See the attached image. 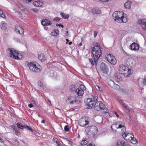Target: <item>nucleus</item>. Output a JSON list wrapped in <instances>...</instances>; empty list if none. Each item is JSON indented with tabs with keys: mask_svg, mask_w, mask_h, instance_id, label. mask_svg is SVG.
<instances>
[{
	"mask_svg": "<svg viewBox=\"0 0 146 146\" xmlns=\"http://www.w3.org/2000/svg\"><path fill=\"white\" fill-rule=\"evenodd\" d=\"M111 128L113 131H115L116 130L115 129H120L121 131H122L121 133L123 137L126 140V138H129L132 136L131 134L125 132V127L124 126L123 124L121 123V121H117L116 122L115 124H113L111 126Z\"/></svg>",
	"mask_w": 146,
	"mask_h": 146,
	"instance_id": "obj_1",
	"label": "nucleus"
},
{
	"mask_svg": "<svg viewBox=\"0 0 146 146\" xmlns=\"http://www.w3.org/2000/svg\"><path fill=\"white\" fill-rule=\"evenodd\" d=\"M114 20L118 23H126L127 21L126 14L122 11H115L113 14Z\"/></svg>",
	"mask_w": 146,
	"mask_h": 146,
	"instance_id": "obj_2",
	"label": "nucleus"
},
{
	"mask_svg": "<svg viewBox=\"0 0 146 146\" xmlns=\"http://www.w3.org/2000/svg\"><path fill=\"white\" fill-rule=\"evenodd\" d=\"M92 52L94 57L95 63L97 64V61L102 54L100 45L96 43L94 47L92 48Z\"/></svg>",
	"mask_w": 146,
	"mask_h": 146,
	"instance_id": "obj_3",
	"label": "nucleus"
},
{
	"mask_svg": "<svg viewBox=\"0 0 146 146\" xmlns=\"http://www.w3.org/2000/svg\"><path fill=\"white\" fill-rule=\"evenodd\" d=\"M97 128L94 126L87 127L85 131V134L88 137H94L97 132Z\"/></svg>",
	"mask_w": 146,
	"mask_h": 146,
	"instance_id": "obj_4",
	"label": "nucleus"
},
{
	"mask_svg": "<svg viewBox=\"0 0 146 146\" xmlns=\"http://www.w3.org/2000/svg\"><path fill=\"white\" fill-rule=\"evenodd\" d=\"M25 65L29 67V69L32 71L35 72H38L40 71V66L38 65H37L33 62L29 63L26 61L25 62Z\"/></svg>",
	"mask_w": 146,
	"mask_h": 146,
	"instance_id": "obj_5",
	"label": "nucleus"
},
{
	"mask_svg": "<svg viewBox=\"0 0 146 146\" xmlns=\"http://www.w3.org/2000/svg\"><path fill=\"white\" fill-rule=\"evenodd\" d=\"M66 102L71 105L74 104L76 107L80 106L81 104V101L79 99V98L72 96L68 97L66 100Z\"/></svg>",
	"mask_w": 146,
	"mask_h": 146,
	"instance_id": "obj_6",
	"label": "nucleus"
},
{
	"mask_svg": "<svg viewBox=\"0 0 146 146\" xmlns=\"http://www.w3.org/2000/svg\"><path fill=\"white\" fill-rule=\"evenodd\" d=\"M119 69L120 73L126 77H128L132 73L131 70L123 64L119 65Z\"/></svg>",
	"mask_w": 146,
	"mask_h": 146,
	"instance_id": "obj_7",
	"label": "nucleus"
},
{
	"mask_svg": "<svg viewBox=\"0 0 146 146\" xmlns=\"http://www.w3.org/2000/svg\"><path fill=\"white\" fill-rule=\"evenodd\" d=\"M88 118L86 116L81 118L79 120V125L82 127H85L89 123Z\"/></svg>",
	"mask_w": 146,
	"mask_h": 146,
	"instance_id": "obj_8",
	"label": "nucleus"
},
{
	"mask_svg": "<svg viewBox=\"0 0 146 146\" xmlns=\"http://www.w3.org/2000/svg\"><path fill=\"white\" fill-rule=\"evenodd\" d=\"M106 108V106L101 102H96L94 106V108L98 111L104 110Z\"/></svg>",
	"mask_w": 146,
	"mask_h": 146,
	"instance_id": "obj_9",
	"label": "nucleus"
},
{
	"mask_svg": "<svg viewBox=\"0 0 146 146\" xmlns=\"http://www.w3.org/2000/svg\"><path fill=\"white\" fill-rule=\"evenodd\" d=\"M8 50L10 51V56L11 57L16 59L19 60L20 59L19 57V54L14 49L9 48Z\"/></svg>",
	"mask_w": 146,
	"mask_h": 146,
	"instance_id": "obj_10",
	"label": "nucleus"
},
{
	"mask_svg": "<svg viewBox=\"0 0 146 146\" xmlns=\"http://www.w3.org/2000/svg\"><path fill=\"white\" fill-rule=\"evenodd\" d=\"M106 57L108 61L110 63L115 64L116 62V61L114 56L110 53L106 56Z\"/></svg>",
	"mask_w": 146,
	"mask_h": 146,
	"instance_id": "obj_11",
	"label": "nucleus"
},
{
	"mask_svg": "<svg viewBox=\"0 0 146 146\" xmlns=\"http://www.w3.org/2000/svg\"><path fill=\"white\" fill-rule=\"evenodd\" d=\"M84 102L86 108L88 109H91L92 108L94 103L92 101V100L90 98L86 99Z\"/></svg>",
	"mask_w": 146,
	"mask_h": 146,
	"instance_id": "obj_12",
	"label": "nucleus"
},
{
	"mask_svg": "<svg viewBox=\"0 0 146 146\" xmlns=\"http://www.w3.org/2000/svg\"><path fill=\"white\" fill-rule=\"evenodd\" d=\"M137 23L139 25H141L142 29L146 31V19H138Z\"/></svg>",
	"mask_w": 146,
	"mask_h": 146,
	"instance_id": "obj_13",
	"label": "nucleus"
},
{
	"mask_svg": "<svg viewBox=\"0 0 146 146\" xmlns=\"http://www.w3.org/2000/svg\"><path fill=\"white\" fill-rule=\"evenodd\" d=\"M17 127L21 129H26L29 130L32 132H33V130L30 127L26 125H23L21 124L17 123Z\"/></svg>",
	"mask_w": 146,
	"mask_h": 146,
	"instance_id": "obj_14",
	"label": "nucleus"
},
{
	"mask_svg": "<svg viewBox=\"0 0 146 146\" xmlns=\"http://www.w3.org/2000/svg\"><path fill=\"white\" fill-rule=\"evenodd\" d=\"M15 29L17 33H19L20 35H22L23 34L24 32L23 29L20 25H16Z\"/></svg>",
	"mask_w": 146,
	"mask_h": 146,
	"instance_id": "obj_15",
	"label": "nucleus"
},
{
	"mask_svg": "<svg viewBox=\"0 0 146 146\" xmlns=\"http://www.w3.org/2000/svg\"><path fill=\"white\" fill-rule=\"evenodd\" d=\"M75 92L76 94L79 97L82 96L84 93V91L80 87H79L75 90Z\"/></svg>",
	"mask_w": 146,
	"mask_h": 146,
	"instance_id": "obj_16",
	"label": "nucleus"
},
{
	"mask_svg": "<svg viewBox=\"0 0 146 146\" xmlns=\"http://www.w3.org/2000/svg\"><path fill=\"white\" fill-rule=\"evenodd\" d=\"M116 146H129L127 143L125 142L124 141L119 140L117 142Z\"/></svg>",
	"mask_w": 146,
	"mask_h": 146,
	"instance_id": "obj_17",
	"label": "nucleus"
},
{
	"mask_svg": "<svg viewBox=\"0 0 146 146\" xmlns=\"http://www.w3.org/2000/svg\"><path fill=\"white\" fill-rule=\"evenodd\" d=\"M90 12L94 15L100 14L101 13V10L98 9H93L91 10Z\"/></svg>",
	"mask_w": 146,
	"mask_h": 146,
	"instance_id": "obj_18",
	"label": "nucleus"
},
{
	"mask_svg": "<svg viewBox=\"0 0 146 146\" xmlns=\"http://www.w3.org/2000/svg\"><path fill=\"white\" fill-rule=\"evenodd\" d=\"M131 49V50L136 51L139 50V46L137 43L133 42L130 46Z\"/></svg>",
	"mask_w": 146,
	"mask_h": 146,
	"instance_id": "obj_19",
	"label": "nucleus"
},
{
	"mask_svg": "<svg viewBox=\"0 0 146 146\" xmlns=\"http://www.w3.org/2000/svg\"><path fill=\"white\" fill-rule=\"evenodd\" d=\"M100 67L102 71L104 73H106L107 72L108 70V68L105 65L104 63H101Z\"/></svg>",
	"mask_w": 146,
	"mask_h": 146,
	"instance_id": "obj_20",
	"label": "nucleus"
},
{
	"mask_svg": "<svg viewBox=\"0 0 146 146\" xmlns=\"http://www.w3.org/2000/svg\"><path fill=\"white\" fill-rule=\"evenodd\" d=\"M41 24L43 26H48L51 25L52 23V22L50 20L45 19L42 21Z\"/></svg>",
	"mask_w": 146,
	"mask_h": 146,
	"instance_id": "obj_21",
	"label": "nucleus"
},
{
	"mask_svg": "<svg viewBox=\"0 0 146 146\" xmlns=\"http://www.w3.org/2000/svg\"><path fill=\"white\" fill-rule=\"evenodd\" d=\"M33 4L35 6L37 7H40L43 5V2L42 1H34Z\"/></svg>",
	"mask_w": 146,
	"mask_h": 146,
	"instance_id": "obj_22",
	"label": "nucleus"
},
{
	"mask_svg": "<svg viewBox=\"0 0 146 146\" xmlns=\"http://www.w3.org/2000/svg\"><path fill=\"white\" fill-rule=\"evenodd\" d=\"M126 140H128L130 141L131 143L133 144H135L137 142V140L135 139L134 138V136L132 135V136H130L129 138H126Z\"/></svg>",
	"mask_w": 146,
	"mask_h": 146,
	"instance_id": "obj_23",
	"label": "nucleus"
},
{
	"mask_svg": "<svg viewBox=\"0 0 146 146\" xmlns=\"http://www.w3.org/2000/svg\"><path fill=\"white\" fill-rule=\"evenodd\" d=\"M131 2L128 1L124 4V6L125 8L129 9H130Z\"/></svg>",
	"mask_w": 146,
	"mask_h": 146,
	"instance_id": "obj_24",
	"label": "nucleus"
},
{
	"mask_svg": "<svg viewBox=\"0 0 146 146\" xmlns=\"http://www.w3.org/2000/svg\"><path fill=\"white\" fill-rule=\"evenodd\" d=\"M38 58L42 62H44L45 60L46 57L43 54H41L38 55Z\"/></svg>",
	"mask_w": 146,
	"mask_h": 146,
	"instance_id": "obj_25",
	"label": "nucleus"
},
{
	"mask_svg": "<svg viewBox=\"0 0 146 146\" xmlns=\"http://www.w3.org/2000/svg\"><path fill=\"white\" fill-rule=\"evenodd\" d=\"M129 62L131 63V64H130V65L131 66V67H133L135 66L136 63L135 61L132 59L129 60Z\"/></svg>",
	"mask_w": 146,
	"mask_h": 146,
	"instance_id": "obj_26",
	"label": "nucleus"
},
{
	"mask_svg": "<svg viewBox=\"0 0 146 146\" xmlns=\"http://www.w3.org/2000/svg\"><path fill=\"white\" fill-rule=\"evenodd\" d=\"M59 32V31L58 30H54L51 32V35L53 36H57L58 35Z\"/></svg>",
	"mask_w": 146,
	"mask_h": 146,
	"instance_id": "obj_27",
	"label": "nucleus"
},
{
	"mask_svg": "<svg viewBox=\"0 0 146 146\" xmlns=\"http://www.w3.org/2000/svg\"><path fill=\"white\" fill-rule=\"evenodd\" d=\"M61 16L63 18L65 19H67L69 17V15L68 14L66 15L64 13H60Z\"/></svg>",
	"mask_w": 146,
	"mask_h": 146,
	"instance_id": "obj_28",
	"label": "nucleus"
},
{
	"mask_svg": "<svg viewBox=\"0 0 146 146\" xmlns=\"http://www.w3.org/2000/svg\"><path fill=\"white\" fill-rule=\"evenodd\" d=\"M121 90L123 93L125 94H127L129 91L128 89L125 88H121Z\"/></svg>",
	"mask_w": 146,
	"mask_h": 146,
	"instance_id": "obj_29",
	"label": "nucleus"
},
{
	"mask_svg": "<svg viewBox=\"0 0 146 146\" xmlns=\"http://www.w3.org/2000/svg\"><path fill=\"white\" fill-rule=\"evenodd\" d=\"M122 106L126 110H128L129 111H130L131 108H130L125 103H123Z\"/></svg>",
	"mask_w": 146,
	"mask_h": 146,
	"instance_id": "obj_30",
	"label": "nucleus"
},
{
	"mask_svg": "<svg viewBox=\"0 0 146 146\" xmlns=\"http://www.w3.org/2000/svg\"><path fill=\"white\" fill-rule=\"evenodd\" d=\"M90 98L92 100V101L95 103L97 100L98 97L95 96H92V98Z\"/></svg>",
	"mask_w": 146,
	"mask_h": 146,
	"instance_id": "obj_31",
	"label": "nucleus"
},
{
	"mask_svg": "<svg viewBox=\"0 0 146 146\" xmlns=\"http://www.w3.org/2000/svg\"><path fill=\"white\" fill-rule=\"evenodd\" d=\"M142 84H141V82H139V85L141 84V86L143 84V85H146V78H144L142 80V82H141Z\"/></svg>",
	"mask_w": 146,
	"mask_h": 146,
	"instance_id": "obj_32",
	"label": "nucleus"
},
{
	"mask_svg": "<svg viewBox=\"0 0 146 146\" xmlns=\"http://www.w3.org/2000/svg\"><path fill=\"white\" fill-rule=\"evenodd\" d=\"M1 28L3 30H5L7 27L6 23H3L1 25Z\"/></svg>",
	"mask_w": 146,
	"mask_h": 146,
	"instance_id": "obj_33",
	"label": "nucleus"
},
{
	"mask_svg": "<svg viewBox=\"0 0 146 146\" xmlns=\"http://www.w3.org/2000/svg\"><path fill=\"white\" fill-rule=\"evenodd\" d=\"M38 85L40 89H42L43 88V85L40 81H39L38 82Z\"/></svg>",
	"mask_w": 146,
	"mask_h": 146,
	"instance_id": "obj_34",
	"label": "nucleus"
},
{
	"mask_svg": "<svg viewBox=\"0 0 146 146\" xmlns=\"http://www.w3.org/2000/svg\"><path fill=\"white\" fill-rule=\"evenodd\" d=\"M88 142L87 141L84 140H82L81 142V144L82 145H85L87 144Z\"/></svg>",
	"mask_w": 146,
	"mask_h": 146,
	"instance_id": "obj_35",
	"label": "nucleus"
},
{
	"mask_svg": "<svg viewBox=\"0 0 146 146\" xmlns=\"http://www.w3.org/2000/svg\"><path fill=\"white\" fill-rule=\"evenodd\" d=\"M54 142L56 143L57 145L58 146H60L61 144L60 142L58 141V140L56 139H54Z\"/></svg>",
	"mask_w": 146,
	"mask_h": 146,
	"instance_id": "obj_36",
	"label": "nucleus"
},
{
	"mask_svg": "<svg viewBox=\"0 0 146 146\" xmlns=\"http://www.w3.org/2000/svg\"><path fill=\"white\" fill-rule=\"evenodd\" d=\"M64 131H68L69 130V127L68 125H66L64 127Z\"/></svg>",
	"mask_w": 146,
	"mask_h": 146,
	"instance_id": "obj_37",
	"label": "nucleus"
},
{
	"mask_svg": "<svg viewBox=\"0 0 146 146\" xmlns=\"http://www.w3.org/2000/svg\"><path fill=\"white\" fill-rule=\"evenodd\" d=\"M96 89L97 90H98L102 91V88L99 87L98 86H96Z\"/></svg>",
	"mask_w": 146,
	"mask_h": 146,
	"instance_id": "obj_38",
	"label": "nucleus"
},
{
	"mask_svg": "<svg viewBox=\"0 0 146 146\" xmlns=\"http://www.w3.org/2000/svg\"><path fill=\"white\" fill-rule=\"evenodd\" d=\"M0 16L2 18H4L5 17V15L3 13L2 11V13H1V14H0Z\"/></svg>",
	"mask_w": 146,
	"mask_h": 146,
	"instance_id": "obj_39",
	"label": "nucleus"
},
{
	"mask_svg": "<svg viewBox=\"0 0 146 146\" xmlns=\"http://www.w3.org/2000/svg\"><path fill=\"white\" fill-rule=\"evenodd\" d=\"M61 19L58 17H56L54 18L53 20L56 21H58L60 20Z\"/></svg>",
	"mask_w": 146,
	"mask_h": 146,
	"instance_id": "obj_40",
	"label": "nucleus"
},
{
	"mask_svg": "<svg viewBox=\"0 0 146 146\" xmlns=\"http://www.w3.org/2000/svg\"><path fill=\"white\" fill-rule=\"evenodd\" d=\"M89 62L91 63V64L92 65H94V63L93 62V60L92 58H90L89 60Z\"/></svg>",
	"mask_w": 146,
	"mask_h": 146,
	"instance_id": "obj_41",
	"label": "nucleus"
},
{
	"mask_svg": "<svg viewBox=\"0 0 146 146\" xmlns=\"http://www.w3.org/2000/svg\"><path fill=\"white\" fill-rule=\"evenodd\" d=\"M24 1L27 3H29L31 2L32 0H23Z\"/></svg>",
	"mask_w": 146,
	"mask_h": 146,
	"instance_id": "obj_42",
	"label": "nucleus"
},
{
	"mask_svg": "<svg viewBox=\"0 0 146 146\" xmlns=\"http://www.w3.org/2000/svg\"><path fill=\"white\" fill-rule=\"evenodd\" d=\"M56 26H60L62 28H63L64 27L63 25L61 24H56Z\"/></svg>",
	"mask_w": 146,
	"mask_h": 146,
	"instance_id": "obj_43",
	"label": "nucleus"
},
{
	"mask_svg": "<svg viewBox=\"0 0 146 146\" xmlns=\"http://www.w3.org/2000/svg\"><path fill=\"white\" fill-rule=\"evenodd\" d=\"M15 133L16 135H17L19 136L20 135V132L18 131L15 130Z\"/></svg>",
	"mask_w": 146,
	"mask_h": 146,
	"instance_id": "obj_44",
	"label": "nucleus"
},
{
	"mask_svg": "<svg viewBox=\"0 0 146 146\" xmlns=\"http://www.w3.org/2000/svg\"><path fill=\"white\" fill-rule=\"evenodd\" d=\"M108 111H105L104 112V113L105 114H106L107 117H109V113H108Z\"/></svg>",
	"mask_w": 146,
	"mask_h": 146,
	"instance_id": "obj_45",
	"label": "nucleus"
},
{
	"mask_svg": "<svg viewBox=\"0 0 146 146\" xmlns=\"http://www.w3.org/2000/svg\"><path fill=\"white\" fill-rule=\"evenodd\" d=\"M119 102L122 105H123V103H124L123 102L122 100H118Z\"/></svg>",
	"mask_w": 146,
	"mask_h": 146,
	"instance_id": "obj_46",
	"label": "nucleus"
},
{
	"mask_svg": "<svg viewBox=\"0 0 146 146\" xmlns=\"http://www.w3.org/2000/svg\"><path fill=\"white\" fill-rule=\"evenodd\" d=\"M87 146H95L94 144L93 143H89Z\"/></svg>",
	"mask_w": 146,
	"mask_h": 146,
	"instance_id": "obj_47",
	"label": "nucleus"
},
{
	"mask_svg": "<svg viewBox=\"0 0 146 146\" xmlns=\"http://www.w3.org/2000/svg\"><path fill=\"white\" fill-rule=\"evenodd\" d=\"M33 11L37 13L38 11V10L36 9H33Z\"/></svg>",
	"mask_w": 146,
	"mask_h": 146,
	"instance_id": "obj_48",
	"label": "nucleus"
},
{
	"mask_svg": "<svg viewBox=\"0 0 146 146\" xmlns=\"http://www.w3.org/2000/svg\"><path fill=\"white\" fill-rule=\"evenodd\" d=\"M29 107L30 108H31L33 106V105L32 104H30L28 105Z\"/></svg>",
	"mask_w": 146,
	"mask_h": 146,
	"instance_id": "obj_49",
	"label": "nucleus"
},
{
	"mask_svg": "<svg viewBox=\"0 0 146 146\" xmlns=\"http://www.w3.org/2000/svg\"><path fill=\"white\" fill-rule=\"evenodd\" d=\"M71 143H72V141H69V142H68V143L69 145V146H72Z\"/></svg>",
	"mask_w": 146,
	"mask_h": 146,
	"instance_id": "obj_50",
	"label": "nucleus"
},
{
	"mask_svg": "<svg viewBox=\"0 0 146 146\" xmlns=\"http://www.w3.org/2000/svg\"><path fill=\"white\" fill-rule=\"evenodd\" d=\"M114 113L115 114V115H116V116L117 117H119V115H118V114L115 111L114 112Z\"/></svg>",
	"mask_w": 146,
	"mask_h": 146,
	"instance_id": "obj_51",
	"label": "nucleus"
},
{
	"mask_svg": "<svg viewBox=\"0 0 146 146\" xmlns=\"http://www.w3.org/2000/svg\"><path fill=\"white\" fill-rule=\"evenodd\" d=\"M17 13L18 14V15H19V17H21V14L19 12H17Z\"/></svg>",
	"mask_w": 146,
	"mask_h": 146,
	"instance_id": "obj_52",
	"label": "nucleus"
},
{
	"mask_svg": "<svg viewBox=\"0 0 146 146\" xmlns=\"http://www.w3.org/2000/svg\"><path fill=\"white\" fill-rule=\"evenodd\" d=\"M99 1H103V2H107L109 0H99Z\"/></svg>",
	"mask_w": 146,
	"mask_h": 146,
	"instance_id": "obj_53",
	"label": "nucleus"
},
{
	"mask_svg": "<svg viewBox=\"0 0 146 146\" xmlns=\"http://www.w3.org/2000/svg\"><path fill=\"white\" fill-rule=\"evenodd\" d=\"M114 86L117 88H118L119 87V86L117 84H114Z\"/></svg>",
	"mask_w": 146,
	"mask_h": 146,
	"instance_id": "obj_54",
	"label": "nucleus"
},
{
	"mask_svg": "<svg viewBox=\"0 0 146 146\" xmlns=\"http://www.w3.org/2000/svg\"><path fill=\"white\" fill-rule=\"evenodd\" d=\"M45 121L44 120H43L41 121V123H45Z\"/></svg>",
	"mask_w": 146,
	"mask_h": 146,
	"instance_id": "obj_55",
	"label": "nucleus"
},
{
	"mask_svg": "<svg viewBox=\"0 0 146 146\" xmlns=\"http://www.w3.org/2000/svg\"><path fill=\"white\" fill-rule=\"evenodd\" d=\"M96 32V31H94V36L95 37L96 36V35H97V33L96 34L95 33Z\"/></svg>",
	"mask_w": 146,
	"mask_h": 146,
	"instance_id": "obj_56",
	"label": "nucleus"
},
{
	"mask_svg": "<svg viewBox=\"0 0 146 146\" xmlns=\"http://www.w3.org/2000/svg\"><path fill=\"white\" fill-rule=\"evenodd\" d=\"M72 44V42H70L68 43V44L69 45H70Z\"/></svg>",
	"mask_w": 146,
	"mask_h": 146,
	"instance_id": "obj_57",
	"label": "nucleus"
},
{
	"mask_svg": "<svg viewBox=\"0 0 146 146\" xmlns=\"http://www.w3.org/2000/svg\"><path fill=\"white\" fill-rule=\"evenodd\" d=\"M82 44L81 42L79 44V46H82Z\"/></svg>",
	"mask_w": 146,
	"mask_h": 146,
	"instance_id": "obj_58",
	"label": "nucleus"
},
{
	"mask_svg": "<svg viewBox=\"0 0 146 146\" xmlns=\"http://www.w3.org/2000/svg\"><path fill=\"white\" fill-rule=\"evenodd\" d=\"M48 101L49 102L50 105L51 106V102H50V101L48 100Z\"/></svg>",
	"mask_w": 146,
	"mask_h": 146,
	"instance_id": "obj_59",
	"label": "nucleus"
},
{
	"mask_svg": "<svg viewBox=\"0 0 146 146\" xmlns=\"http://www.w3.org/2000/svg\"><path fill=\"white\" fill-rule=\"evenodd\" d=\"M67 140L68 141V142H69V141H71V139L69 140L67 139Z\"/></svg>",
	"mask_w": 146,
	"mask_h": 146,
	"instance_id": "obj_60",
	"label": "nucleus"
},
{
	"mask_svg": "<svg viewBox=\"0 0 146 146\" xmlns=\"http://www.w3.org/2000/svg\"><path fill=\"white\" fill-rule=\"evenodd\" d=\"M66 41L67 42H68V41H69V40H68V39H66Z\"/></svg>",
	"mask_w": 146,
	"mask_h": 146,
	"instance_id": "obj_61",
	"label": "nucleus"
},
{
	"mask_svg": "<svg viewBox=\"0 0 146 146\" xmlns=\"http://www.w3.org/2000/svg\"><path fill=\"white\" fill-rule=\"evenodd\" d=\"M72 110H75V109L74 108H72Z\"/></svg>",
	"mask_w": 146,
	"mask_h": 146,
	"instance_id": "obj_62",
	"label": "nucleus"
},
{
	"mask_svg": "<svg viewBox=\"0 0 146 146\" xmlns=\"http://www.w3.org/2000/svg\"><path fill=\"white\" fill-rule=\"evenodd\" d=\"M38 116L39 117H40V115L39 114H38Z\"/></svg>",
	"mask_w": 146,
	"mask_h": 146,
	"instance_id": "obj_63",
	"label": "nucleus"
},
{
	"mask_svg": "<svg viewBox=\"0 0 146 146\" xmlns=\"http://www.w3.org/2000/svg\"><path fill=\"white\" fill-rule=\"evenodd\" d=\"M32 102H35V101L34 100H33V101H32Z\"/></svg>",
	"mask_w": 146,
	"mask_h": 146,
	"instance_id": "obj_64",
	"label": "nucleus"
}]
</instances>
